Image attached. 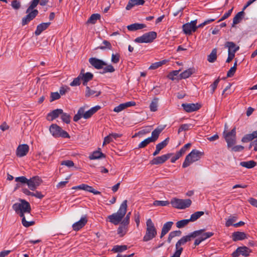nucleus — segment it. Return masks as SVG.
Returning <instances> with one entry per match:
<instances>
[{
	"label": "nucleus",
	"mask_w": 257,
	"mask_h": 257,
	"mask_svg": "<svg viewBox=\"0 0 257 257\" xmlns=\"http://www.w3.org/2000/svg\"><path fill=\"white\" fill-rule=\"evenodd\" d=\"M40 1V0H32L31 2L30 5L26 11L27 15L22 18L21 22L22 26H24L28 24L38 15V11L34 9L37 6Z\"/></svg>",
	"instance_id": "nucleus-1"
},
{
	"label": "nucleus",
	"mask_w": 257,
	"mask_h": 257,
	"mask_svg": "<svg viewBox=\"0 0 257 257\" xmlns=\"http://www.w3.org/2000/svg\"><path fill=\"white\" fill-rule=\"evenodd\" d=\"M127 202L126 200H124L120 204L117 212L114 213L107 217L110 222L114 225H117L122 221L126 213Z\"/></svg>",
	"instance_id": "nucleus-2"
},
{
	"label": "nucleus",
	"mask_w": 257,
	"mask_h": 257,
	"mask_svg": "<svg viewBox=\"0 0 257 257\" xmlns=\"http://www.w3.org/2000/svg\"><path fill=\"white\" fill-rule=\"evenodd\" d=\"M15 181L22 184H27L29 188L32 191H35L42 182L41 179L37 176L33 177L30 179H28L25 176L18 177L15 178Z\"/></svg>",
	"instance_id": "nucleus-3"
},
{
	"label": "nucleus",
	"mask_w": 257,
	"mask_h": 257,
	"mask_svg": "<svg viewBox=\"0 0 257 257\" xmlns=\"http://www.w3.org/2000/svg\"><path fill=\"white\" fill-rule=\"evenodd\" d=\"M203 155V152L195 149L193 150L186 156L185 160L182 164V167L184 168L188 167L191 164L199 160Z\"/></svg>",
	"instance_id": "nucleus-4"
},
{
	"label": "nucleus",
	"mask_w": 257,
	"mask_h": 257,
	"mask_svg": "<svg viewBox=\"0 0 257 257\" xmlns=\"http://www.w3.org/2000/svg\"><path fill=\"white\" fill-rule=\"evenodd\" d=\"M146 226V233L143 239V240L145 242L153 239L157 234V229L151 218L147 220Z\"/></svg>",
	"instance_id": "nucleus-5"
},
{
	"label": "nucleus",
	"mask_w": 257,
	"mask_h": 257,
	"mask_svg": "<svg viewBox=\"0 0 257 257\" xmlns=\"http://www.w3.org/2000/svg\"><path fill=\"white\" fill-rule=\"evenodd\" d=\"M202 230H196L188 235L183 236L180 239H179L176 243L175 248L177 249H181V251H183V248L181 247V245L185 244L187 242L190 241L192 238H195L199 236V234L202 232Z\"/></svg>",
	"instance_id": "nucleus-6"
},
{
	"label": "nucleus",
	"mask_w": 257,
	"mask_h": 257,
	"mask_svg": "<svg viewBox=\"0 0 257 257\" xmlns=\"http://www.w3.org/2000/svg\"><path fill=\"white\" fill-rule=\"evenodd\" d=\"M49 131L52 135L55 138H70L69 134L56 124L50 125Z\"/></svg>",
	"instance_id": "nucleus-7"
},
{
	"label": "nucleus",
	"mask_w": 257,
	"mask_h": 257,
	"mask_svg": "<svg viewBox=\"0 0 257 257\" xmlns=\"http://www.w3.org/2000/svg\"><path fill=\"white\" fill-rule=\"evenodd\" d=\"M170 203L174 208L184 209L190 206L192 201L190 199H182L173 198L171 199Z\"/></svg>",
	"instance_id": "nucleus-8"
},
{
	"label": "nucleus",
	"mask_w": 257,
	"mask_h": 257,
	"mask_svg": "<svg viewBox=\"0 0 257 257\" xmlns=\"http://www.w3.org/2000/svg\"><path fill=\"white\" fill-rule=\"evenodd\" d=\"M157 36L156 32L151 31L145 33L142 36L137 37L134 41L138 43H152L157 38Z\"/></svg>",
	"instance_id": "nucleus-9"
},
{
	"label": "nucleus",
	"mask_w": 257,
	"mask_h": 257,
	"mask_svg": "<svg viewBox=\"0 0 257 257\" xmlns=\"http://www.w3.org/2000/svg\"><path fill=\"white\" fill-rule=\"evenodd\" d=\"M223 136L227 143V147L229 149L236 143V128L234 127L230 132H223Z\"/></svg>",
	"instance_id": "nucleus-10"
},
{
	"label": "nucleus",
	"mask_w": 257,
	"mask_h": 257,
	"mask_svg": "<svg viewBox=\"0 0 257 257\" xmlns=\"http://www.w3.org/2000/svg\"><path fill=\"white\" fill-rule=\"evenodd\" d=\"M21 203H16L12 207L17 213L20 211H27L30 213L31 210L30 204L25 200L21 199Z\"/></svg>",
	"instance_id": "nucleus-11"
},
{
	"label": "nucleus",
	"mask_w": 257,
	"mask_h": 257,
	"mask_svg": "<svg viewBox=\"0 0 257 257\" xmlns=\"http://www.w3.org/2000/svg\"><path fill=\"white\" fill-rule=\"evenodd\" d=\"M196 24L197 20H195L192 21L190 23L184 24L182 27L184 33L186 35H190L192 32H195L197 29Z\"/></svg>",
	"instance_id": "nucleus-12"
},
{
	"label": "nucleus",
	"mask_w": 257,
	"mask_h": 257,
	"mask_svg": "<svg viewBox=\"0 0 257 257\" xmlns=\"http://www.w3.org/2000/svg\"><path fill=\"white\" fill-rule=\"evenodd\" d=\"M251 250L246 246H240L237 248V249L233 251L231 256L232 257H238L240 255H242L245 257H247L249 255V253Z\"/></svg>",
	"instance_id": "nucleus-13"
},
{
	"label": "nucleus",
	"mask_w": 257,
	"mask_h": 257,
	"mask_svg": "<svg viewBox=\"0 0 257 257\" xmlns=\"http://www.w3.org/2000/svg\"><path fill=\"white\" fill-rule=\"evenodd\" d=\"M173 155L172 153H168L161 156L154 158L150 161L151 165H160L164 163Z\"/></svg>",
	"instance_id": "nucleus-14"
},
{
	"label": "nucleus",
	"mask_w": 257,
	"mask_h": 257,
	"mask_svg": "<svg viewBox=\"0 0 257 257\" xmlns=\"http://www.w3.org/2000/svg\"><path fill=\"white\" fill-rule=\"evenodd\" d=\"M182 106L184 110L187 112H191L198 110L201 107V105L197 103H183Z\"/></svg>",
	"instance_id": "nucleus-15"
},
{
	"label": "nucleus",
	"mask_w": 257,
	"mask_h": 257,
	"mask_svg": "<svg viewBox=\"0 0 257 257\" xmlns=\"http://www.w3.org/2000/svg\"><path fill=\"white\" fill-rule=\"evenodd\" d=\"M88 219L86 215L81 217L78 221L74 223L72 225L73 229L75 231H78L85 225Z\"/></svg>",
	"instance_id": "nucleus-16"
},
{
	"label": "nucleus",
	"mask_w": 257,
	"mask_h": 257,
	"mask_svg": "<svg viewBox=\"0 0 257 257\" xmlns=\"http://www.w3.org/2000/svg\"><path fill=\"white\" fill-rule=\"evenodd\" d=\"M89 62L92 66L97 69H101L103 68V66L106 65L105 62L102 60L93 57L89 58Z\"/></svg>",
	"instance_id": "nucleus-17"
},
{
	"label": "nucleus",
	"mask_w": 257,
	"mask_h": 257,
	"mask_svg": "<svg viewBox=\"0 0 257 257\" xmlns=\"http://www.w3.org/2000/svg\"><path fill=\"white\" fill-rule=\"evenodd\" d=\"M29 150V146L27 144L20 145L17 149V156L19 157H22L26 156Z\"/></svg>",
	"instance_id": "nucleus-18"
},
{
	"label": "nucleus",
	"mask_w": 257,
	"mask_h": 257,
	"mask_svg": "<svg viewBox=\"0 0 257 257\" xmlns=\"http://www.w3.org/2000/svg\"><path fill=\"white\" fill-rule=\"evenodd\" d=\"M100 106L96 105L94 107L91 108L88 111L85 112L84 108H83V117L85 119H88L91 117V116L96 112L99 109H100Z\"/></svg>",
	"instance_id": "nucleus-19"
},
{
	"label": "nucleus",
	"mask_w": 257,
	"mask_h": 257,
	"mask_svg": "<svg viewBox=\"0 0 257 257\" xmlns=\"http://www.w3.org/2000/svg\"><path fill=\"white\" fill-rule=\"evenodd\" d=\"M169 141V138H167L165 140L162 141V142L156 145V150L153 153V155L154 156H156L157 155H158L159 154L160 152L168 145Z\"/></svg>",
	"instance_id": "nucleus-20"
},
{
	"label": "nucleus",
	"mask_w": 257,
	"mask_h": 257,
	"mask_svg": "<svg viewBox=\"0 0 257 257\" xmlns=\"http://www.w3.org/2000/svg\"><path fill=\"white\" fill-rule=\"evenodd\" d=\"M79 75L81 77V80L82 81V84L84 86H87V83L91 80L93 78V75L90 72H86L85 74L80 73Z\"/></svg>",
	"instance_id": "nucleus-21"
},
{
	"label": "nucleus",
	"mask_w": 257,
	"mask_h": 257,
	"mask_svg": "<svg viewBox=\"0 0 257 257\" xmlns=\"http://www.w3.org/2000/svg\"><path fill=\"white\" fill-rule=\"evenodd\" d=\"M247 238L246 234L243 232L235 231L232 234V239L234 241L242 240Z\"/></svg>",
	"instance_id": "nucleus-22"
},
{
	"label": "nucleus",
	"mask_w": 257,
	"mask_h": 257,
	"mask_svg": "<svg viewBox=\"0 0 257 257\" xmlns=\"http://www.w3.org/2000/svg\"><path fill=\"white\" fill-rule=\"evenodd\" d=\"M79 189L92 193L94 195H100L101 192L95 190L92 186L85 184H82L79 185Z\"/></svg>",
	"instance_id": "nucleus-23"
},
{
	"label": "nucleus",
	"mask_w": 257,
	"mask_h": 257,
	"mask_svg": "<svg viewBox=\"0 0 257 257\" xmlns=\"http://www.w3.org/2000/svg\"><path fill=\"white\" fill-rule=\"evenodd\" d=\"M63 113L62 109H56L49 112L47 115V119L53 120L57 118L60 114Z\"/></svg>",
	"instance_id": "nucleus-24"
},
{
	"label": "nucleus",
	"mask_w": 257,
	"mask_h": 257,
	"mask_svg": "<svg viewBox=\"0 0 257 257\" xmlns=\"http://www.w3.org/2000/svg\"><path fill=\"white\" fill-rule=\"evenodd\" d=\"M145 3L144 0H129L125 9L126 10H130L136 6L143 5Z\"/></svg>",
	"instance_id": "nucleus-25"
},
{
	"label": "nucleus",
	"mask_w": 257,
	"mask_h": 257,
	"mask_svg": "<svg viewBox=\"0 0 257 257\" xmlns=\"http://www.w3.org/2000/svg\"><path fill=\"white\" fill-rule=\"evenodd\" d=\"M50 24V22L43 23L39 24L37 27L36 30L35 32V34L36 36H39L43 31L47 29Z\"/></svg>",
	"instance_id": "nucleus-26"
},
{
	"label": "nucleus",
	"mask_w": 257,
	"mask_h": 257,
	"mask_svg": "<svg viewBox=\"0 0 257 257\" xmlns=\"http://www.w3.org/2000/svg\"><path fill=\"white\" fill-rule=\"evenodd\" d=\"M224 46L225 48H227L228 51L230 52L236 53L239 49V47L233 42H226L225 43Z\"/></svg>",
	"instance_id": "nucleus-27"
},
{
	"label": "nucleus",
	"mask_w": 257,
	"mask_h": 257,
	"mask_svg": "<svg viewBox=\"0 0 257 257\" xmlns=\"http://www.w3.org/2000/svg\"><path fill=\"white\" fill-rule=\"evenodd\" d=\"M101 92L94 89H92L89 86H86L85 95L86 97H89L91 96L94 95L96 97H98L100 95Z\"/></svg>",
	"instance_id": "nucleus-28"
},
{
	"label": "nucleus",
	"mask_w": 257,
	"mask_h": 257,
	"mask_svg": "<svg viewBox=\"0 0 257 257\" xmlns=\"http://www.w3.org/2000/svg\"><path fill=\"white\" fill-rule=\"evenodd\" d=\"M173 224V222L172 221H168L164 224L162 229L160 238H162L170 231Z\"/></svg>",
	"instance_id": "nucleus-29"
},
{
	"label": "nucleus",
	"mask_w": 257,
	"mask_h": 257,
	"mask_svg": "<svg viewBox=\"0 0 257 257\" xmlns=\"http://www.w3.org/2000/svg\"><path fill=\"white\" fill-rule=\"evenodd\" d=\"M195 72L194 68H190L181 73L179 76L180 79H186L190 77L192 74Z\"/></svg>",
	"instance_id": "nucleus-30"
},
{
	"label": "nucleus",
	"mask_w": 257,
	"mask_h": 257,
	"mask_svg": "<svg viewBox=\"0 0 257 257\" xmlns=\"http://www.w3.org/2000/svg\"><path fill=\"white\" fill-rule=\"evenodd\" d=\"M146 27V25L144 24L134 23L127 26V29L130 31H134L142 29Z\"/></svg>",
	"instance_id": "nucleus-31"
},
{
	"label": "nucleus",
	"mask_w": 257,
	"mask_h": 257,
	"mask_svg": "<svg viewBox=\"0 0 257 257\" xmlns=\"http://www.w3.org/2000/svg\"><path fill=\"white\" fill-rule=\"evenodd\" d=\"M163 128L157 127L155 129L152 133V136L149 137L152 142H155L159 138V135L163 131Z\"/></svg>",
	"instance_id": "nucleus-32"
},
{
	"label": "nucleus",
	"mask_w": 257,
	"mask_h": 257,
	"mask_svg": "<svg viewBox=\"0 0 257 257\" xmlns=\"http://www.w3.org/2000/svg\"><path fill=\"white\" fill-rule=\"evenodd\" d=\"M24 213H28L27 211H20L19 212V214L20 217H22V222L23 225L26 227H29L31 225H33L34 224V221H27L26 220L25 217L24 216Z\"/></svg>",
	"instance_id": "nucleus-33"
},
{
	"label": "nucleus",
	"mask_w": 257,
	"mask_h": 257,
	"mask_svg": "<svg viewBox=\"0 0 257 257\" xmlns=\"http://www.w3.org/2000/svg\"><path fill=\"white\" fill-rule=\"evenodd\" d=\"M256 134V133L253 132L251 134L245 135L242 138L241 142L242 143H247L253 140L255 138H257Z\"/></svg>",
	"instance_id": "nucleus-34"
},
{
	"label": "nucleus",
	"mask_w": 257,
	"mask_h": 257,
	"mask_svg": "<svg viewBox=\"0 0 257 257\" xmlns=\"http://www.w3.org/2000/svg\"><path fill=\"white\" fill-rule=\"evenodd\" d=\"M256 165V163L253 161H243L240 163V165L242 167H245L247 169H251L254 167Z\"/></svg>",
	"instance_id": "nucleus-35"
},
{
	"label": "nucleus",
	"mask_w": 257,
	"mask_h": 257,
	"mask_svg": "<svg viewBox=\"0 0 257 257\" xmlns=\"http://www.w3.org/2000/svg\"><path fill=\"white\" fill-rule=\"evenodd\" d=\"M159 98L155 97L152 100L150 105V109L151 111L155 112L158 110Z\"/></svg>",
	"instance_id": "nucleus-36"
},
{
	"label": "nucleus",
	"mask_w": 257,
	"mask_h": 257,
	"mask_svg": "<svg viewBox=\"0 0 257 257\" xmlns=\"http://www.w3.org/2000/svg\"><path fill=\"white\" fill-rule=\"evenodd\" d=\"M244 12L243 11L238 12L233 18V24L232 26L233 27L234 25L237 24L242 20V17L243 16Z\"/></svg>",
	"instance_id": "nucleus-37"
},
{
	"label": "nucleus",
	"mask_w": 257,
	"mask_h": 257,
	"mask_svg": "<svg viewBox=\"0 0 257 257\" xmlns=\"http://www.w3.org/2000/svg\"><path fill=\"white\" fill-rule=\"evenodd\" d=\"M104 157L105 155L102 152L100 151H96L89 156V158L90 160H94Z\"/></svg>",
	"instance_id": "nucleus-38"
},
{
	"label": "nucleus",
	"mask_w": 257,
	"mask_h": 257,
	"mask_svg": "<svg viewBox=\"0 0 257 257\" xmlns=\"http://www.w3.org/2000/svg\"><path fill=\"white\" fill-rule=\"evenodd\" d=\"M217 59V50L213 49L211 53L208 56L207 60L210 63L214 62Z\"/></svg>",
	"instance_id": "nucleus-39"
},
{
	"label": "nucleus",
	"mask_w": 257,
	"mask_h": 257,
	"mask_svg": "<svg viewBox=\"0 0 257 257\" xmlns=\"http://www.w3.org/2000/svg\"><path fill=\"white\" fill-rule=\"evenodd\" d=\"M203 211H197L191 215L190 220L191 222H194L204 215Z\"/></svg>",
	"instance_id": "nucleus-40"
},
{
	"label": "nucleus",
	"mask_w": 257,
	"mask_h": 257,
	"mask_svg": "<svg viewBox=\"0 0 257 257\" xmlns=\"http://www.w3.org/2000/svg\"><path fill=\"white\" fill-rule=\"evenodd\" d=\"M199 230H202V231L201 233V234L199 235L198 236H200V237H201V239H203V241L205 240L207 238H208L211 237L214 234V233H213L212 232H208L203 233L204 231L205 230V229H200Z\"/></svg>",
	"instance_id": "nucleus-41"
},
{
	"label": "nucleus",
	"mask_w": 257,
	"mask_h": 257,
	"mask_svg": "<svg viewBox=\"0 0 257 257\" xmlns=\"http://www.w3.org/2000/svg\"><path fill=\"white\" fill-rule=\"evenodd\" d=\"M100 18V15L98 14H92L90 17L87 20V23H90L92 24H94L96 23V22L97 20H99Z\"/></svg>",
	"instance_id": "nucleus-42"
},
{
	"label": "nucleus",
	"mask_w": 257,
	"mask_h": 257,
	"mask_svg": "<svg viewBox=\"0 0 257 257\" xmlns=\"http://www.w3.org/2000/svg\"><path fill=\"white\" fill-rule=\"evenodd\" d=\"M102 44L104 45V46H100L95 48V49H99L102 50H105L106 49L111 50L112 49V46L110 43L107 41L104 40L102 42Z\"/></svg>",
	"instance_id": "nucleus-43"
},
{
	"label": "nucleus",
	"mask_w": 257,
	"mask_h": 257,
	"mask_svg": "<svg viewBox=\"0 0 257 257\" xmlns=\"http://www.w3.org/2000/svg\"><path fill=\"white\" fill-rule=\"evenodd\" d=\"M127 226L126 225H121L118 227L117 229V233L120 236H123L127 231Z\"/></svg>",
	"instance_id": "nucleus-44"
},
{
	"label": "nucleus",
	"mask_w": 257,
	"mask_h": 257,
	"mask_svg": "<svg viewBox=\"0 0 257 257\" xmlns=\"http://www.w3.org/2000/svg\"><path fill=\"white\" fill-rule=\"evenodd\" d=\"M189 222H191L189 219H182L176 222V226L179 228H181L187 225Z\"/></svg>",
	"instance_id": "nucleus-45"
},
{
	"label": "nucleus",
	"mask_w": 257,
	"mask_h": 257,
	"mask_svg": "<svg viewBox=\"0 0 257 257\" xmlns=\"http://www.w3.org/2000/svg\"><path fill=\"white\" fill-rule=\"evenodd\" d=\"M127 248V247L125 245H117L114 246L113 247L112 251H113L115 252H122L124 250H126Z\"/></svg>",
	"instance_id": "nucleus-46"
},
{
	"label": "nucleus",
	"mask_w": 257,
	"mask_h": 257,
	"mask_svg": "<svg viewBox=\"0 0 257 257\" xmlns=\"http://www.w3.org/2000/svg\"><path fill=\"white\" fill-rule=\"evenodd\" d=\"M193 126L191 124H183L180 125L179 127L178 134H180L182 131H186L190 129Z\"/></svg>",
	"instance_id": "nucleus-47"
},
{
	"label": "nucleus",
	"mask_w": 257,
	"mask_h": 257,
	"mask_svg": "<svg viewBox=\"0 0 257 257\" xmlns=\"http://www.w3.org/2000/svg\"><path fill=\"white\" fill-rule=\"evenodd\" d=\"M83 107H82L79 109L77 114H76L74 115V116L73 117V120L75 122L78 121L81 117H83Z\"/></svg>",
	"instance_id": "nucleus-48"
},
{
	"label": "nucleus",
	"mask_w": 257,
	"mask_h": 257,
	"mask_svg": "<svg viewBox=\"0 0 257 257\" xmlns=\"http://www.w3.org/2000/svg\"><path fill=\"white\" fill-rule=\"evenodd\" d=\"M61 118L64 122L67 124L70 123L71 116L69 114L63 112V113H61Z\"/></svg>",
	"instance_id": "nucleus-49"
},
{
	"label": "nucleus",
	"mask_w": 257,
	"mask_h": 257,
	"mask_svg": "<svg viewBox=\"0 0 257 257\" xmlns=\"http://www.w3.org/2000/svg\"><path fill=\"white\" fill-rule=\"evenodd\" d=\"M165 60L159 61L153 63L149 68L150 70H155L159 67L161 66L163 64L165 63Z\"/></svg>",
	"instance_id": "nucleus-50"
},
{
	"label": "nucleus",
	"mask_w": 257,
	"mask_h": 257,
	"mask_svg": "<svg viewBox=\"0 0 257 257\" xmlns=\"http://www.w3.org/2000/svg\"><path fill=\"white\" fill-rule=\"evenodd\" d=\"M169 204L168 201L156 200L154 202L153 205L156 206H166Z\"/></svg>",
	"instance_id": "nucleus-51"
},
{
	"label": "nucleus",
	"mask_w": 257,
	"mask_h": 257,
	"mask_svg": "<svg viewBox=\"0 0 257 257\" xmlns=\"http://www.w3.org/2000/svg\"><path fill=\"white\" fill-rule=\"evenodd\" d=\"M237 218V217L235 216H230V217L226 221L225 226L226 227H229L233 225V223L236 221Z\"/></svg>",
	"instance_id": "nucleus-52"
},
{
	"label": "nucleus",
	"mask_w": 257,
	"mask_h": 257,
	"mask_svg": "<svg viewBox=\"0 0 257 257\" xmlns=\"http://www.w3.org/2000/svg\"><path fill=\"white\" fill-rule=\"evenodd\" d=\"M152 142L151 141V140L149 138H148L139 144L138 148H144L146 147L148 144Z\"/></svg>",
	"instance_id": "nucleus-53"
},
{
	"label": "nucleus",
	"mask_w": 257,
	"mask_h": 257,
	"mask_svg": "<svg viewBox=\"0 0 257 257\" xmlns=\"http://www.w3.org/2000/svg\"><path fill=\"white\" fill-rule=\"evenodd\" d=\"M81 77L79 75L77 77L74 78L73 80L70 83V85L71 86H78L80 84Z\"/></svg>",
	"instance_id": "nucleus-54"
},
{
	"label": "nucleus",
	"mask_w": 257,
	"mask_h": 257,
	"mask_svg": "<svg viewBox=\"0 0 257 257\" xmlns=\"http://www.w3.org/2000/svg\"><path fill=\"white\" fill-rule=\"evenodd\" d=\"M244 149V147L241 145H236L231 147L229 150L231 152H240Z\"/></svg>",
	"instance_id": "nucleus-55"
},
{
	"label": "nucleus",
	"mask_w": 257,
	"mask_h": 257,
	"mask_svg": "<svg viewBox=\"0 0 257 257\" xmlns=\"http://www.w3.org/2000/svg\"><path fill=\"white\" fill-rule=\"evenodd\" d=\"M181 71L180 69L178 70H174L172 72H171L168 75V77L170 79H171L172 80H174L175 79V78L174 77L176 76H177L179 73V72Z\"/></svg>",
	"instance_id": "nucleus-56"
},
{
	"label": "nucleus",
	"mask_w": 257,
	"mask_h": 257,
	"mask_svg": "<svg viewBox=\"0 0 257 257\" xmlns=\"http://www.w3.org/2000/svg\"><path fill=\"white\" fill-rule=\"evenodd\" d=\"M11 6L15 10H19L21 8V3L17 0H14L12 2Z\"/></svg>",
	"instance_id": "nucleus-57"
},
{
	"label": "nucleus",
	"mask_w": 257,
	"mask_h": 257,
	"mask_svg": "<svg viewBox=\"0 0 257 257\" xmlns=\"http://www.w3.org/2000/svg\"><path fill=\"white\" fill-rule=\"evenodd\" d=\"M131 215V212H129L127 213L124 219L121 221V224L122 225H127L130 223V219Z\"/></svg>",
	"instance_id": "nucleus-58"
},
{
	"label": "nucleus",
	"mask_w": 257,
	"mask_h": 257,
	"mask_svg": "<svg viewBox=\"0 0 257 257\" xmlns=\"http://www.w3.org/2000/svg\"><path fill=\"white\" fill-rule=\"evenodd\" d=\"M51 99H50V102H52L55 100H57L60 98V94L57 92H51Z\"/></svg>",
	"instance_id": "nucleus-59"
},
{
	"label": "nucleus",
	"mask_w": 257,
	"mask_h": 257,
	"mask_svg": "<svg viewBox=\"0 0 257 257\" xmlns=\"http://www.w3.org/2000/svg\"><path fill=\"white\" fill-rule=\"evenodd\" d=\"M220 78H218L217 79H216L214 82L210 85V87L211 88V93L213 94L215 90L217 88V86L219 82Z\"/></svg>",
	"instance_id": "nucleus-60"
},
{
	"label": "nucleus",
	"mask_w": 257,
	"mask_h": 257,
	"mask_svg": "<svg viewBox=\"0 0 257 257\" xmlns=\"http://www.w3.org/2000/svg\"><path fill=\"white\" fill-rule=\"evenodd\" d=\"M232 10H233V8H231V9H230L227 12L225 13L222 16V17L221 18V19L218 21V22H220L221 21H222L224 20H225L226 19H227V18H228L232 12Z\"/></svg>",
	"instance_id": "nucleus-61"
},
{
	"label": "nucleus",
	"mask_w": 257,
	"mask_h": 257,
	"mask_svg": "<svg viewBox=\"0 0 257 257\" xmlns=\"http://www.w3.org/2000/svg\"><path fill=\"white\" fill-rule=\"evenodd\" d=\"M120 55L119 54H114L111 55V62L113 63H117L119 61Z\"/></svg>",
	"instance_id": "nucleus-62"
},
{
	"label": "nucleus",
	"mask_w": 257,
	"mask_h": 257,
	"mask_svg": "<svg viewBox=\"0 0 257 257\" xmlns=\"http://www.w3.org/2000/svg\"><path fill=\"white\" fill-rule=\"evenodd\" d=\"M61 165H65L68 167H73L74 165V164L73 161L71 160H65L61 162Z\"/></svg>",
	"instance_id": "nucleus-63"
},
{
	"label": "nucleus",
	"mask_w": 257,
	"mask_h": 257,
	"mask_svg": "<svg viewBox=\"0 0 257 257\" xmlns=\"http://www.w3.org/2000/svg\"><path fill=\"white\" fill-rule=\"evenodd\" d=\"M236 70V68L235 67H232L230 68V69L228 71L227 73V77H232L235 71Z\"/></svg>",
	"instance_id": "nucleus-64"
}]
</instances>
